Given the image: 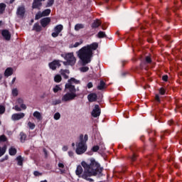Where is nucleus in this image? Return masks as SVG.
I'll return each instance as SVG.
<instances>
[{
	"label": "nucleus",
	"instance_id": "f257e3e1",
	"mask_svg": "<svg viewBox=\"0 0 182 182\" xmlns=\"http://www.w3.org/2000/svg\"><path fill=\"white\" fill-rule=\"evenodd\" d=\"M90 164H87L85 161L81 162V165L84 168V173L82 175V178L87 181H93V179L87 177L101 174L102 171H103V168L100 166V164L96 161L95 159H90Z\"/></svg>",
	"mask_w": 182,
	"mask_h": 182
},
{
	"label": "nucleus",
	"instance_id": "f03ea898",
	"mask_svg": "<svg viewBox=\"0 0 182 182\" xmlns=\"http://www.w3.org/2000/svg\"><path fill=\"white\" fill-rule=\"evenodd\" d=\"M98 47L99 44L97 43H92L79 50L77 56L82 62L83 65L90 63L92 57L93 56V50H96Z\"/></svg>",
	"mask_w": 182,
	"mask_h": 182
},
{
	"label": "nucleus",
	"instance_id": "7ed1b4c3",
	"mask_svg": "<svg viewBox=\"0 0 182 182\" xmlns=\"http://www.w3.org/2000/svg\"><path fill=\"white\" fill-rule=\"evenodd\" d=\"M79 83H80V81L74 77L68 80V83L65 85V90L67 93L63 95L62 102H70V100H73L75 97H77V95H76V87L73 84L79 85Z\"/></svg>",
	"mask_w": 182,
	"mask_h": 182
},
{
	"label": "nucleus",
	"instance_id": "20e7f679",
	"mask_svg": "<svg viewBox=\"0 0 182 182\" xmlns=\"http://www.w3.org/2000/svg\"><path fill=\"white\" fill-rule=\"evenodd\" d=\"M89 137L87 136V134H85L84 138L83 134L80 136V141L77 145V148L75 149L77 154H83V153H86V150H87V145L86 144V141H87Z\"/></svg>",
	"mask_w": 182,
	"mask_h": 182
},
{
	"label": "nucleus",
	"instance_id": "39448f33",
	"mask_svg": "<svg viewBox=\"0 0 182 182\" xmlns=\"http://www.w3.org/2000/svg\"><path fill=\"white\" fill-rule=\"evenodd\" d=\"M62 57L65 60L63 62V65H65V66H75L76 64V57H75L73 53H67L64 55H62Z\"/></svg>",
	"mask_w": 182,
	"mask_h": 182
},
{
	"label": "nucleus",
	"instance_id": "423d86ee",
	"mask_svg": "<svg viewBox=\"0 0 182 182\" xmlns=\"http://www.w3.org/2000/svg\"><path fill=\"white\" fill-rule=\"evenodd\" d=\"M23 109V110L26 109V105L23 104V100L18 98L16 101V105L14 107V109H16V112H21L22 109L21 107Z\"/></svg>",
	"mask_w": 182,
	"mask_h": 182
},
{
	"label": "nucleus",
	"instance_id": "0eeeda50",
	"mask_svg": "<svg viewBox=\"0 0 182 182\" xmlns=\"http://www.w3.org/2000/svg\"><path fill=\"white\" fill-rule=\"evenodd\" d=\"M50 9H47L43 11H38L36 14V17L35 19L38 20V19H41V18H43V16H49V15H50Z\"/></svg>",
	"mask_w": 182,
	"mask_h": 182
},
{
	"label": "nucleus",
	"instance_id": "6e6552de",
	"mask_svg": "<svg viewBox=\"0 0 182 182\" xmlns=\"http://www.w3.org/2000/svg\"><path fill=\"white\" fill-rule=\"evenodd\" d=\"M62 31H63V26L61 24L57 25L54 28V32L52 33L51 36H53V38H58V36H59V33H60Z\"/></svg>",
	"mask_w": 182,
	"mask_h": 182
},
{
	"label": "nucleus",
	"instance_id": "1a4fd4ad",
	"mask_svg": "<svg viewBox=\"0 0 182 182\" xmlns=\"http://www.w3.org/2000/svg\"><path fill=\"white\" fill-rule=\"evenodd\" d=\"M8 139H6V136L5 135H1L0 136V142L6 141ZM6 152V146H3L2 148L0 147V157H2L4 156V153Z\"/></svg>",
	"mask_w": 182,
	"mask_h": 182
},
{
	"label": "nucleus",
	"instance_id": "9d476101",
	"mask_svg": "<svg viewBox=\"0 0 182 182\" xmlns=\"http://www.w3.org/2000/svg\"><path fill=\"white\" fill-rule=\"evenodd\" d=\"M50 69L52 70H56V68H60V60H53V62L49 63Z\"/></svg>",
	"mask_w": 182,
	"mask_h": 182
},
{
	"label": "nucleus",
	"instance_id": "9b49d317",
	"mask_svg": "<svg viewBox=\"0 0 182 182\" xmlns=\"http://www.w3.org/2000/svg\"><path fill=\"white\" fill-rule=\"evenodd\" d=\"M92 116L93 117H98V116H100V107H99V105H95V108L92 112Z\"/></svg>",
	"mask_w": 182,
	"mask_h": 182
},
{
	"label": "nucleus",
	"instance_id": "f8f14e48",
	"mask_svg": "<svg viewBox=\"0 0 182 182\" xmlns=\"http://www.w3.org/2000/svg\"><path fill=\"white\" fill-rule=\"evenodd\" d=\"M16 15H18L20 18H23L25 15V6H19L16 11Z\"/></svg>",
	"mask_w": 182,
	"mask_h": 182
},
{
	"label": "nucleus",
	"instance_id": "ddd939ff",
	"mask_svg": "<svg viewBox=\"0 0 182 182\" xmlns=\"http://www.w3.org/2000/svg\"><path fill=\"white\" fill-rule=\"evenodd\" d=\"M41 6H42V1L41 0H33V9H41Z\"/></svg>",
	"mask_w": 182,
	"mask_h": 182
},
{
	"label": "nucleus",
	"instance_id": "4468645a",
	"mask_svg": "<svg viewBox=\"0 0 182 182\" xmlns=\"http://www.w3.org/2000/svg\"><path fill=\"white\" fill-rule=\"evenodd\" d=\"M48 23H50V17H46L41 20V25L43 26V28H46Z\"/></svg>",
	"mask_w": 182,
	"mask_h": 182
},
{
	"label": "nucleus",
	"instance_id": "2eb2a0df",
	"mask_svg": "<svg viewBox=\"0 0 182 182\" xmlns=\"http://www.w3.org/2000/svg\"><path fill=\"white\" fill-rule=\"evenodd\" d=\"M25 117V114L24 113H18V114H14L11 116L12 120H21V119H23Z\"/></svg>",
	"mask_w": 182,
	"mask_h": 182
},
{
	"label": "nucleus",
	"instance_id": "dca6fc26",
	"mask_svg": "<svg viewBox=\"0 0 182 182\" xmlns=\"http://www.w3.org/2000/svg\"><path fill=\"white\" fill-rule=\"evenodd\" d=\"M1 35L6 39V41H9L11 39V33L8 30H3L1 31Z\"/></svg>",
	"mask_w": 182,
	"mask_h": 182
},
{
	"label": "nucleus",
	"instance_id": "f3484780",
	"mask_svg": "<svg viewBox=\"0 0 182 182\" xmlns=\"http://www.w3.org/2000/svg\"><path fill=\"white\" fill-rule=\"evenodd\" d=\"M87 99L89 102H96L97 100V95L96 93H91L88 95Z\"/></svg>",
	"mask_w": 182,
	"mask_h": 182
},
{
	"label": "nucleus",
	"instance_id": "a211bd4d",
	"mask_svg": "<svg viewBox=\"0 0 182 182\" xmlns=\"http://www.w3.org/2000/svg\"><path fill=\"white\" fill-rule=\"evenodd\" d=\"M102 25V21L99 19L94 21L92 24V29H96V28H99Z\"/></svg>",
	"mask_w": 182,
	"mask_h": 182
},
{
	"label": "nucleus",
	"instance_id": "6ab92c4d",
	"mask_svg": "<svg viewBox=\"0 0 182 182\" xmlns=\"http://www.w3.org/2000/svg\"><path fill=\"white\" fill-rule=\"evenodd\" d=\"M60 73L62 76L65 77V79H68L69 77V73H70V72L69 71V70H61Z\"/></svg>",
	"mask_w": 182,
	"mask_h": 182
},
{
	"label": "nucleus",
	"instance_id": "aec40b11",
	"mask_svg": "<svg viewBox=\"0 0 182 182\" xmlns=\"http://www.w3.org/2000/svg\"><path fill=\"white\" fill-rule=\"evenodd\" d=\"M13 73L14 69H12V68H8L4 72V76H6L8 77L9 76H11Z\"/></svg>",
	"mask_w": 182,
	"mask_h": 182
},
{
	"label": "nucleus",
	"instance_id": "412c9836",
	"mask_svg": "<svg viewBox=\"0 0 182 182\" xmlns=\"http://www.w3.org/2000/svg\"><path fill=\"white\" fill-rule=\"evenodd\" d=\"M75 173L76 175L78 176V177H80V176H82V173H83V168H82V166H77Z\"/></svg>",
	"mask_w": 182,
	"mask_h": 182
},
{
	"label": "nucleus",
	"instance_id": "4be33fe9",
	"mask_svg": "<svg viewBox=\"0 0 182 182\" xmlns=\"http://www.w3.org/2000/svg\"><path fill=\"white\" fill-rule=\"evenodd\" d=\"M106 88V83H105V81L101 80L100 82V85L97 86L98 90H103V89Z\"/></svg>",
	"mask_w": 182,
	"mask_h": 182
},
{
	"label": "nucleus",
	"instance_id": "5701e85b",
	"mask_svg": "<svg viewBox=\"0 0 182 182\" xmlns=\"http://www.w3.org/2000/svg\"><path fill=\"white\" fill-rule=\"evenodd\" d=\"M6 9V4L4 3L0 4V15H2L4 12H5V9Z\"/></svg>",
	"mask_w": 182,
	"mask_h": 182
},
{
	"label": "nucleus",
	"instance_id": "b1692460",
	"mask_svg": "<svg viewBox=\"0 0 182 182\" xmlns=\"http://www.w3.org/2000/svg\"><path fill=\"white\" fill-rule=\"evenodd\" d=\"M33 29L36 32H41V31H42V27H41V26L38 23H36L33 26Z\"/></svg>",
	"mask_w": 182,
	"mask_h": 182
},
{
	"label": "nucleus",
	"instance_id": "393cba45",
	"mask_svg": "<svg viewBox=\"0 0 182 182\" xmlns=\"http://www.w3.org/2000/svg\"><path fill=\"white\" fill-rule=\"evenodd\" d=\"M9 154L10 156H15L16 154V149H15L14 146H11L9 150Z\"/></svg>",
	"mask_w": 182,
	"mask_h": 182
},
{
	"label": "nucleus",
	"instance_id": "a878e982",
	"mask_svg": "<svg viewBox=\"0 0 182 182\" xmlns=\"http://www.w3.org/2000/svg\"><path fill=\"white\" fill-rule=\"evenodd\" d=\"M85 26L83 24L77 23L75 26V31H80V29H83Z\"/></svg>",
	"mask_w": 182,
	"mask_h": 182
},
{
	"label": "nucleus",
	"instance_id": "bb28decb",
	"mask_svg": "<svg viewBox=\"0 0 182 182\" xmlns=\"http://www.w3.org/2000/svg\"><path fill=\"white\" fill-rule=\"evenodd\" d=\"M16 160H17V161H18V166H22V164H23V159L22 158V156H18L16 158Z\"/></svg>",
	"mask_w": 182,
	"mask_h": 182
},
{
	"label": "nucleus",
	"instance_id": "cd10ccee",
	"mask_svg": "<svg viewBox=\"0 0 182 182\" xmlns=\"http://www.w3.org/2000/svg\"><path fill=\"white\" fill-rule=\"evenodd\" d=\"M34 117H36L38 120H41L42 119V115H41V112H35L33 113Z\"/></svg>",
	"mask_w": 182,
	"mask_h": 182
},
{
	"label": "nucleus",
	"instance_id": "c85d7f7f",
	"mask_svg": "<svg viewBox=\"0 0 182 182\" xmlns=\"http://www.w3.org/2000/svg\"><path fill=\"white\" fill-rule=\"evenodd\" d=\"M54 80L57 83H59V82H60L62 80V77L60 75H57L55 76Z\"/></svg>",
	"mask_w": 182,
	"mask_h": 182
},
{
	"label": "nucleus",
	"instance_id": "c756f323",
	"mask_svg": "<svg viewBox=\"0 0 182 182\" xmlns=\"http://www.w3.org/2000/svg\"><path fill=\"white\" fill-rule=\"evenodd\" d=\"M55 2V0H48L47 4H46V8H49L53 5Z\"/></svg>",
	"mask_w": 182,
	"mask_h": 182
},
{
	"label": "nucleus",
	"instance_id": "7c9ffc66",
	"mask_svg": "<svg viewBox=\"0 0 182 182\" xmlns=\"http://www.w3.org/2000/svg\"><path fill=\"white\" fill-rule=\"evenodd\" d=\"M83 43V41L81 40L80 42H76L73 46H71L70 48H77V46H80V45H82Z\"/></svg>",
	"mask_w": 182,
	"mask_h": 182
},
{
	"label": "nucleus",
	"instance_id": "2f4dec72",
	"mask_svg": "<svg viewBox=\"0 0 182 182\" xmlns=\"http://www.w3.org/2000/svg\"><path fill=\"white\" fill-rule=\"evenodd\" d=\"M106 36V33L103 31H100L97 34V37L100 38H105Z\"/></svg>",
	"mask_w": 182,
	"mask_h": 182
},
{
	"label": "nucleus",
	"instance_id": "473e14b6",
	"mask_svg": "<svg viewBox=\"0 0 182 182\" xmlns=\"http://www.w3.org/2000/svg\"><path fill=\"white\" fill-rule=\"evenodd\" d=\"M5 107L2 105H0V114H4V113H5Z\"/></svg>",
	"mask_w": 182,
	"mask_h": 182
},
{
	"label": "nucleus",
	"instance_id": "72a5a7b5",
	"mask_svg": "<svg viewBox=\"0 0 182 182\" xmlns=\"http://www.w3.org/2000/svg\"><path fill=\"white\" fill-rule=\"evenodd\" d=\"M80 72L85 73V72H87V70H89V67L87 66H84L80 68Z\"/></svg>",
	"mask_w": 182,
	"mask_h": 182
},
{
	"label": "nucleus",
	"instance_id": "f704fd0d",
	"mask_svg": "<svg viewBox=\"0 0 182 182\" xmlns=\"http://www.w3.org/2000/svg\"><path fill=\"white\" fill-rule=\"evenodd\" d=\"M59 90H62V88H60V87L59 85H56L54 88H53V92L54 93H58V92H59Z\"/></svg>",
	"mask_w": 182,
	"mask_h": 182
},
{
	"label": "nucleus",
	"instance_id": "c9c22d12",
	"mask_svg": "<svg viewBox=\"0 0 182 182\" xmlns=\"http://www.w3.org/2000/svg\"><path fill=\"white\" fill-rule=\"evenodd\" d=\"M20 136H21V141L23 142V141L26 139V135L23 132H21L20 134Z\"/></svg>",
	"mask_w": 182,
	"mask_h": 182
},
{
	"label": "nucleus",
	"instance_id": "e433bc0d",
	"mask_svg": "<svg viewBox=\"0 0 182 182\" xmlns=\"http://www.w3.org/2000/svg\"><path fill=\"white\" fill-rule=\"evenodd\" d=\"M54 119L55 120H59V119H60V114L59 112H56L54 114Z\"/></svg>",
	"mask_w": 182,
	"mask_h": 182
},
{
	"label": "nucleus",
	"instance_id": "4c0bfd02",
	"mask_svg": "<svg viewBox=\"0 0 182 182\" xmlns=\"http://www.w3.org/2000/svg\"><path fill=\"white\" fill-rule=\"evenodd\" d=\"M28 127H29L30 129H31V130H33V129H35V124H33V123H32V122H29L28 123Z\"/></svg>",
	"mask_w": 182,
	"mask_h": 182
},
{
	"label": "nucleus",
	"instance_id": "58836bf2",
	"mask_svg": "<svg viewBox=\"0 0 182 182\" xmlns=\"http://www.w3.org/2000/svg\"><path fill=\"white\" fill-rule=\"evenodd\" d=\"M145 60L146 63H151V58H150V56H146Z\"/></svg>",
	"mask_w": 182,
	"mask_h": 182
},
{
	"label": "nucleus",
	"instance_id": "ea45409f",
	"mask_svg": "<svg viewBox=\"0 0 182 182\" xmlns=\"http://www.w3.org/2000/svg\"><path fill=\"white\" fill-rule=\"evenodd\" d=\"M159 93L160 95H165L166 94V90L164 88L161 87L159 89Z\"/></svg>",
	"mask_w": 182,
	"mask_h": 182
},
{
	"label": "nucleus",
	"instance_id": "a19ab883",
	"mask_svg": "<svg viewBox=\"0 0 182 182\" xmlns=\"http://www.w3.org/2000/svg\"><path fill=\"white\" fill-rule=\"evenodd\" d=\"M99 149H100L99 146H94L92 149V151L94 152H96L99 150Z\"/></svg>",
	"mask_w": 182,
	"mask_h": 182
},
{
	"label": "nucleus",
	"instance_id": "79ce46f5",
	"mask_svg": "<svg viewBox=\"0 0 182 182\" xmlns=\"http://www.w3.org/2000/svg\"><path fill=\"white\" fill-rule=\"evenodd\" d=\"M12 95H13V96H18V90L14 89L12 90Z\"/></svg>",
	"mask_w": 182,
	"mask_h": 182
},
{
	"label": "nucleus",
	"instance_id": "37998d69",
	"mask_svg": "<svg viewBox=\"0 0 182 182\" xmlns=\"http://www.w3.org/2000/svg\"><path fill=\"white\" fill-rule=\"evenodd\" d=\"M58 167H59V168H65V164H63V163H62V162H59Z\"/></svg>",
	"mask_w": 182,
	"mask_h": 182
},
{
	"label": "nucleus",
	"instance_id": "c03bdc74",
	"mask_svg": "<svg viewBox=\"0 0 182 182\" xmlns=\"http://www.w3.org/2000/svg\"><path fill=\"white\" fill-rule=\"evenodd\" d=\"M162 80H164V82H167V80H168V76L167 75H164L162 77Z\"/></svg>",
	"mask_w": 182,
	"mask_h": 182
},
{
	"label": "nucleus",
	"instance_id": "a18cd8bd",
	"mask_svg": "<svg viewBox=\"0 0 182 182\" xmlns=\"http://www.w3.org/2000/svg\"><path fill=\"white\" fill-rule=\"evenodd\" d=\"M87 88L88 89H92V87H93V83H92V82H88V84H87Z\"/></svg>",
	"mask_w": 182,
	"mask_h": 182
},
{
	"label": "nucleus",
	"instance_id": "49530a36",
	"mask_svg": "<svg viewBox=\"0 0 182 182\" xmlns=\"http://www.w3.org/2000/svg\"><path fill=\"white\" fill-rule=\"evenodd\" d=\"M33 174L36 176H42V173H39V171H34Z\"/></svg>",
	"mask_w": 182,
	"mask_h": 182
},
{
	"label": "nucleus",
	"instance_id": "de8ad7c7",
	"mask_svg": "<svg viewBox=\"0 0 182 182\" xmlns=\"http://www.w3.org/2000/svg\"><path fill=\"white\" fill-rule=\"evenodd\" d=\"M155 100L156 102H160V96L159 95H156Z\"/></svg>",
	"mask_w": 182,
	"mask_h": 182
},
{
	"label": "nucleus",
	"instance_id": "09e8293b",
	"mask_svg": "<svg viewBox=\"0 0 182 182\" xmlns=\"http://www.w3.org/2000/svg\"><path fill=\"white\" fill-rule=\"evenodd\" d=\"M136 157H137V156L136 154H133L131 157V160H132V161H134L136 160Z\"/></svg>",
	"mask_w": 182,
	"mask_h": 182
},
{
	"label": "nucleus",
	"instance_id": "8fccbe9b",
	"mask_svg": "<svg viewBox=\"0 0 182 182\" xmlns=\"http://www.w3.org/2000/svg\"><path fill=\"white\" fill-rule=\"evenodd\" d=\"M68 156H69L70 157H73V151H68Z\"/></svg>",
	"mask_w": 182,
	"mask_h": 182
},
{
	"label": "nucleus",
	"instance_id": "3c124183",
	"mask_svg": "<svg viewBox=\"0 0 182 182\" xmlns=\"http://www.w3.org/2000/svg\"><path fill=\"white\" fill-rule=\"evenodd\" d=\"M68 146H64L63 147V151H68Z\"/></svg>",
	"mask_w": 182,
	"mask_h": 182
},
{
	"label": "nucleus",
	"instance_id": "603ef678",
	"mask_svg": "<svg viewBox=\"0 0 182 182\" xmlns=\"http://www.w3.org/2000/svg\"><path fill=\"white\" fill-rule=\"evenodd\" d=\"M60 100H56V101H55V102H54V105H59V104H60Z\"/></svg>",
	"mask_w": 182,
	"mask_h": 182
},
{
	"label": "nucleus",
	"instance_id": "864d4df0",
	"mask_svg": "<svg viewBox=\"0 0 182 182\" xmlns=\"http://www.w3.org/2000/svg\"><path fill=\"white\" fill-rule=\"evenodd\" d=\"M15 80H16V77L13 78L12 83H14L15 82Z\"/></svg>",
	"mask_w": 182,
	"mask_h": 182
},
{
	"label": "nucleus",
	"instance_id": "5fc2aeb1",
	"mask_svg": "<svg viewBox=\"0 0 182 182\" xmlns=\"http://www.w3.org/2000/svg\"><path fill=\"white\" fill-rule=\"evenodd\" d=\"M15 2V0H10V4H14Z\"/></svg>",
	"mask_w": 182,
	"mask_h": 182
},
{
	"label": "nucleus",
	"instance_id": "6e6d98bb",
	"mask_svg": "<svg viewBox=\"0 0 182 182\" xmlns=\"http://www.w3.org/2000/svg\"><path fill=\"white\" fill-rule=\"evenodd\" d=\"M72 146L75 147V143L74 142L72 144Z\"/></svg>",
	"mask_w": 182,
	"mask_h": 182
},
{
	"label": "nucleus",
	"instance_id": "4d7b16f0",
	"mask_svg": "<svg viewBox=\"0 0 182 182\" xmlns=\"http://www.w3.org/2000/svg\"><path fill=\"white\" fill-rule=\"evenodd\" d=\"M41 182H48V181L44 180V181H41Z\"/></svg>",
	"mask_w": 182,
	"mask_h": 182
},
{
	"label": "nucleus",
	"instance_id": "13d9d810",
	"mask_svg": "<svg viewBox=\"0 0 182 182\" xmlns=\"http://www.w3.org/2000/svg\"><path fill=\"white\" fill-rule=\"evenodd\" d=\"M0 79H2V75L0 74Z\"/></svg>",
	"mask_w": 182,
	"mask_h": 182
},
{
	"label": "nucleus",
	"instance_id": "bf43d9fd",
	"mask_svg": "<svg viewBox=\"0 0 182 182\" xmlns=\"http://www.w3.org/2000/svg\"><path fill=\"white\" fill-rule=\"evenodd\" d=\"M1 25H2V21H0V26H1Z\"/></svg>",
	"mask_w": 182,
	"mask_h": 182
},
{
	"label": "nucleus",
	"instance_id": "052dcab7",
	"mask_svg": "<svg viewBox=\"0 0 182 182\" xmlns=\"http://www.w3.org/2000/svg\"><path fill=\"white\" fill-rule=\"evenodd\" d=\"M171 123H173V122H171V124H171Z\"/></svg>",
	"mask_w": 182,
	"mask_h": 182
},
{
	"label": "nucleus",
	"instance_id": "680f3d73",
	"mask_svg": "<svg viewBox=\"0 0 182 182\" xmlns=\"http://www.w3.org/2000/svg\"><path fill=\"white\" fill-rule=\"evenodd\" d=\"M102 29H105V28L102 27Z\"/></svg>",
	"mask_w": 182,
	"mask_h": 182
}]
</instances>
